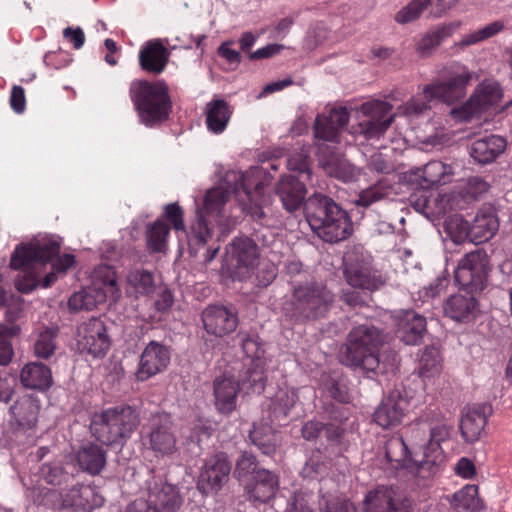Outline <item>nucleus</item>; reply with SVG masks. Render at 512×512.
Segmentation results:
<instances>
[{"label":"nucleus","mask_w":512,"mask_h":512,"mask_svg":"<svg viewBox=\"0 0 512 512\" xmlns=\"http://www.w3.org/2000/svg\"><path fill=\"white\" fill-rule=\"evenodd\" d=\"M19 331L20 327L17 325L0 324V365L6 366L11 362L14 351L9 338L16 336Z\"/></svg>","instance_id":"58"},{"label":"nucleus","mask_w":512,"mask_h":512,"mask_svg":"<svg viewBox=\"0 0 512 512\" xmlns=\"http://www.w3.org/2000/svg\"><path fill=\"white\" fill-rule=\"evenodd\" d=\"M169 231L170 228L165 222L155 221L146 232L148 248L153 252H164L167 247L166 238Z\"/></svg>","instance_id":"53"},{"label":"nucleus","mask_w":512,"mask_h":512,"mask_svg":"<svg viewBox=\"0 0 512 512\" xmlns=\"http://www.w3.org/2000/svg\"><path fill=\"white\" fill-rule=\"evenodd\" d=\"M471 79L472 72L466 66L453 63L442 70L441 80L426 85L423 93L428 100L451 105L465 97Z\"/></svg>","instance_id":"7"},{"label":"nucleus","mask_w":512,"mask_h":512,"mask_svg":"<svg viewBox=\"0 0 512 512\" xmlns=\"http://www.w3.org/2000/svg\"><path fill=\"white\" fill-rule=\"evenodd\" d=\"M143 430L145 439H148V448L155 454L170 456L177 451V434L170 414H151Z\"/></svg>","instance_id":"10"},{"label":"nucleus","mask_w":512,"mask_h":512,"mask_svg":"<svg viewBox=\"0 0 512 512\" xmlns=\"http://www.w3.org/2000/svg\"><path fill=\"white\" fill-rule=\"evenodd\" d=\"M93 495V488L80 485L73 486L62 500L63 508H71L74 512H87V501Z\"/></svg>","instance_id":"49"},{"label":"nucleus","mask_w":512,"mask_h":512,"mask_svg":"<svg viewBox=\"0 0 512 512\" xmlns=\"http://www.w3.org/2000/svg\"><path fill=\"white\" fill-rule=\"evenodd\" d=\"M212 434L210 426L197 424L191 428L189 435L186 438V448L192 457H199L203 451V442L208 440Z\"/></svg>","instance_id":"54"},{"label":"nucleus","mask_w":512,"mask_h":512,"mask_svg":"<svg viewBox=\"0 0 512 512\" xmlns=\"http://www.w3.org/2000/svg\"><path fill=\"white\" fill-rule=\"evenodd\" d=\"M448 432L444 425H436L429 428V440L414 452L411 459L418 466V475L422 478L434 476L439 466L444 461L443 451L440 442L443 441Z\"/></svg>","instance_id":"13"},{"label":"nucleus","mask_w":512,"mask_h":512,"mask_svg":"<svg viewBox=\"0 0 512 512\" xmlns=\"http://www.w3.org/2000/svg\"><path fill=\"white\" fill-rule=\"evenodd\" d=\"M396 333L406 345H418L427 333L426 318L413 310H407L399 318Z\"/></svg>","instance_id":"26"},{"label":"nucleus","mask_w":512,"mask_h":512,"mask_svg":"<svg viewBox=\"0 0 512 512\" xmlns=\"http://www.w3.org/2000/svg\"><path fill=\"white\" fill-rule=\"evenodd\" d=\"M304 215L311 230L327 243L346 240L353 232L347 211L322 193H314L306 199Z\"/></svg>","instance_id":"2"},{"label":"nucleus","mask_w":512,"mask_h":512,"mask_svg":"<svg viewBox=\"0 0 512 512\" xmlns=\"http://www.w3.org/2000/svg\"><path fill=\"white\" fill-rule=\"evenodd\" d=\"M20 381L25 388L47 391L53 384V377L47 365L41 362H30L22 368Z\"/></svg>","instance_id":"34"},{"label":"nucleus","mask_w":512,"mask_h":512,"mask_svg":"<svg viewBox=\"0 0 512 512\" xmlns=\"http://www.w3.org/2000/svg\"><path fill=\"white\" fill-rule=\"evenodd\" d=\"M503 96L502 89L497 82H481L459 108H453L452 114L461 121H469L475 115L487 111L496 106Z\"/></svg>","instance_id":"14"},{"label":"nucleus","mask_w":512,"mask_h":512,"mask_svg":"<svg viewBox=\"0 0 512 512\" xmlns=\"http://www.w3.org/2000/svg\"><path fill=\"white\" fill-rule=\"evenodd\" d=\"M384 344L381 329L371 322L354 326L341 345L339 357L342 364L360 370L369 378L386 372L381 364L379 351Z\"/></svg>","instance_id":"1"},{"label":"nucleus","mask_w":512,"mask_h":512,"mask_svg":"<svg viewBox=\"0 0 512 512\" xmlns=\"http://www.w3.org/2000/svg\"><path fill=\"white\" fill-rule=\"evenodd\" d=\"M226 181L228 183L234 182L232 191L243 205V210L246 211L254 220H262L265 213L261 207L263 183L260 181L254 182L250 177L238 172H228Z\"/></svg>","instance_id":"16"},{"label":"nucleus","mask_w":512,"mask_h":512,"mask_svg":"<svg viewBox=\"0 0 512 512\" xmlns=\"http://www.w3.org/2000/svg\"><path fill=\"white\" fill-rule=\"evenodd\" d=\"M271 423L267 419L263 418L259 422H255L252 425V429L249 431V439L252 444L255 445L262 454L266 456H273L277 449L281 446V436L277 430H275Z\"/></svg>","instance_id":"29"},{"label":"nucleus","mask_w":512,"mask_h":512,"mask_svg":"<svg viewBox=\"0 0 512 512\" xmlns=\"http://www.w3.org/2000/svg\"><path fill=\"white\" fill-rule=\"evenodd\" d=\"M460 27L459 21L439 25L428 31L416 43L415 50L421 58L430 57L443 40L452 36Z\"/></svg>","instance_id":"32"},{"label":"nucleus","mask_w":512,"mask_h":512,"mask_svg":"<svg viewBox=\"0 0 512 512\" xmlns=\"http://www.w3.org/2000/svg\"><path fill=\"white\" fill-rule=\"evenodd\" d=\"M205 331L216 337L234 332L239 324L238 312L232 306L209 305L201 314Z\"/></svg>","instance_id":"18"},{"label":"nucleus","mask_w":512,"mask_h":512,"mask_svg":"<svg viewBox=\"0 0 512 512\" xmlns=\"http://www.w3.org/2000/svg\"><path fill=\"white\" fill-rule=\"evenodd\" d=\"M343 274L348 285L362 291L374 292L387 282L384 276L369 267L363 255L354 250L344 255Z\"/></svg>","instance_id":"11"},{"label":"nucleus","mask_w":512,"mask_h":512,"mask_svg":"<svg viewBox=\"0 0 512 512\" xmlns=\"http://www.w3.org/2000/svg\"><path fill=\"white\" fill-rule=\"evenodd\" d=\"M328 467V458L320 450H315L302 468L301 475L303 478L315 479L327 474Z\"/></svg>","instance_id":"56"},{"label":"nucleus","mask_w":512,"mask_h":512,"mask_svg":"<svg viewBox=\"0 0 512 512\" xmlns=\"http://www.w3.org/2000/svg\"><path fill=\"white\" fill-rule=\"evenodd\" d=\"M319 167L330 176L342 182H352L357 179L358 172L356 167L350 163L343 155L327 151L319 157Z\"/></svg>","instance_id":"30"},{"label":"nucleus","mask_w":512,"mask_h":512,"mask_svg":"<svg viewBox=\"0 0 512 512\" xmlns=\"http://www.w3.org/2000/svg\"><path fill=\"white\" fill-rule=\"evenodd\" d=\"M58 329H46L39 334L37 341L34 344V352L40 358H48L54 354L56 349L55 337L57 336Z\"/></svg>","instance_id":"61"},{"label":"nucleus","mask_w":512,"mask_h":512,"mask_svg":"<svg viewBox=\"0 0 512 512\" xmlns=\"http://www.w3.org/2000/svg\"><path fill=\"white\" fill-rule=\"evenodd\" d=\"M288 169L290 174L296 175L304 181L311 179L312 171L310 167L309 152L305 148L292 153L287 160Z\"/></svg>","instance_id":"51"},{"label":"nucleus","mask_w":512,"mask_h":512,"mask_svg":"<svg viewBox=\"0 0 512 512\" xmlns=\"http://www.w3.org/2000/svg\"><path fill=\"white\" fill-rule=\"evenodd\" d=\"M409 407L406 392L400 388L393 389L375 410L374 421L384 429L399 425Z\"/></svg>","instance_id":"20"},{"label":"nucleus","mask_w":512,"mask_h":512,"mask_svg":"<svg viewBox=\"0 0 512 512\" xmlns=\"http://www.w3.org/2000/svg\"><path fill=\"white\" fill-rule=\"evenodd\" d=\"M240 387L232 377L220 376L213 382L214 405L222 415H230L237 407Z\"/></svg>","instance_id":"27"},{"label":"nucleus","mask_w":512,"mask_h":512,"mask_svg":"<svg viewBox=\"0 0 512 512\" xmlns=\"http://www.w3.org/2000/svg\"><path fill=\"white\" fill-rule=\"evenodd\" d=\"M170 348L158 341H150L143 350L136 377L145 381L166 369L170 362Z\"/></svg>","instance_id":"22"},{"label":"nucleus","mask_w":512,"mask_h":512,"mask_svg":"<svg viewBox=\"0 0 512 512\" xmlns=\"http://www.w3.org/2000/svg\"><path fill=\"white\" fill-rule=\"evenodd\" d=\"M261 469L263 468L260 467L259 461L252 452L242 451L235 462L233 475L244 487L258 475Z\"/></svg>","instance_id":"42"},{"label":"nucleus","mask_w":512,"mask_h":512,"mask_svg":"<svg viewBox=\"0 0 512 512\" xmlns=\"http://www.w3.org/2000/svg\"><path fill=\"white\" fill-rule=\"evenodd\" d=\"M394 486L380 485L368 492L364 499L365 512H389V504H393Z\"/></svg>","instance_id":"40"},{"label":"nucleus","mask_w":512,"mask_h":512,"mask_svg":"<svg viewBox=\"0 0 512 512\" xmlns=\"http://www.w3.org/2000/svg\"><path fill=\"white\" fill-rule=\"evenodd\" d=\"M391 110L392 105L381 100L363 103L359 110L363 118L354 128V133L366 140L380 138L393 121Z\"/></svg>","instance_id":"12"},{"label":"nucleus","mask_w":512,"mask_h":512,"mask_svg":"<svg viewBox=\"0 0 512 512\" xmlns=\"http://www.w3.org/2000/svg\"><path fill=\"white\" fill-rule=\"evenodd\" d=\"M506 147L507 141L504 137L492 134L473 141L469 154L478 164L486 165L496 161Z\"/></svg>","instance_id":"28"},{"label":"nucleus","mask_w":512,"mask_h":512,"mask_svg":"<svg viewBox=\"0 0 512 512\" xmlns=\"http://www.w3.org/2000/svg\"><path fill=\"white\" fill-rule=\"evenodd\" d=\"M244 489L250 500L267 503L275 497L279 489V478L275 473L264 468L244 486Z\"/></svg>","instance_id":"25"},{"label":"nucleus","mask_w":512,"mask_h":512,"mask_svg":"<svg viewBox=\"0 0 512 512\" xmlns=\"http://www.w3.org/2000/svg\"><path fill=\"white\" fill-rule=\"evenodd\" d=\"M431 0H412L407 6L399 10L395 15V21L406 24L416 20Z\"/></svg>","instance_id":"62"},{"label":"nucleus","mask_w":512,"mask_h":512,"mask_svg":"<svg viewBox=\"0 0 512 512\" xmlns=\"http://www.w3.org/2000/svg\"><path fill=\"white\" fill-rule=\"evenodd\" d=\"M41 475L48 484H68L74 478L72 472L60 464H44L41 468Z\"/></svg>","instance_id":"59"},{"label":"nucleus","mask_w":512,"mask_h":512,"mask_svg":"<svg viewBox=\"0 0 512 512\" xmlns=\"http://www.w3.org/2000/svg\"><path fill=\"white\" fill-rule=\"evenodd\" d=\"M504 29V24L501 21H494L485 27L465 35L459 42L454 44L455 47L463 49L465 47L477 44L481 41L487 40Z\"/></svg>","instance_id":"52"},{"label":"nucleus","mask_w":512,"mask_h":512,"mask_svg":"<svg viewBox=\"0 0 512 512\" xmlns=\"http://www.w3.org/2000/svg\"><path fill=\"white\" fill-rule=\"evenodd\" d=\"M40 406L38 402L30 396L18 398L10 407V413L18 427L22 429H32L35 427Z\"/></svg>","instance_id":"36"},{"label":"nucleus","mask_w":512,"mask_h":512,"mask_svg":"<svg viewBox=\"0 0 512 512\" xmlns=\"http://www.w3.org/2000/svg\"><path fill=\"white\" fill-rule=\"evenodd\" d=\"M231 111L225 100H213L207 105L206 124L210 131L221 133L227 126Z\"/></svg>","instance_id":"41"},{"label":"nucleus","mask_w":512,"mask_h":512,"mask_svg":"<svg viewBox=\"0 0 512 512\" xmlns=\"http://www.w3.org/2000/svg\"><path fill=\"white\" fill-rule=\"evenodd\" d=\"M77 462L83 471L98 475L106 465V450L93 443L84 444L78 450Z\"/></svg>","instance_id":"37"},{"label":"nucleus","mask_w":512,"mask_h":512,"mask_svg":"<svg viewBox=\"0 0 512 512\" xmlns=\"http://www.w3.org/2000/svg\"><path fill=\"white\" fill-rule=\"evenodd\" d=\"M260 247L246 235L237 236L225 248V261L233 280L245 281L259 264Z\"/></svg>","instance_id":"8"},{"label":"nucleus","mask_w":512,"mask_h":512,"mask_svg":"<svg viewBox=\"0 0 512 512\" xmlns=\"http://www.w3.org/2000/svg\"><path fill=\"white\" fill-rule=\"evenodd\" d=\"M192 230L193 234L189 238V251L191 255L197 257L208 245L212 236L202 215L199 217L197 227L192 226Z\"/></svg>","instance_id":"55"},{"label":"nucleus","mask_w":512,"mask_h":512,"mask_svg":"<svg viewBox=\"0 0 512 512\" xmlns=\"http://www.w3.org/2000/svg\"><path fill=\"white\" fill-rule=\"evenodd\" d=\"M236 382L239 383V387L241 386L246 389L247 392L254 394L263 393L267 383V376L262 364L259 361L251 360Z\"/></svg>","instance_id":"39"},{"label":"nucleus","mask_w":512,"mask_h":512,"mask_svg":"<svg viewBox=\"0 0 512 512\" xmlns=\"http://www.w3.org/2000/svg\"><path fill=\"white\" fill-rule=\"evenodd\" d=\"M319 493L318 509L320 512H356L354 504L348 498L331 492H323L322 488Z\"/></svg>","instance_id":"48"},{"label":"nucleus","mask_w":512,"mask_h":512,"mask_svg":"<svg viewBox=\"0 0 512 512\" xmlns=\"http://www.w3.org/2000/svg\"><path fill=\"white\" fill-rule=\"evenodd\" d=\"M60 244L55 240H36L16 247L10 259V267L22 272L15 279V287L21 293H30L40 284L39 276L32 268L46 264L58 257Z\"/></svg>","instance_id":"4"},{"label":"nucleus","mask_w":512,"mask_h":512,"mask_svg":"<svg viewBox=\"0 0 512 512\" xmlns=\"http://www.w3.org/2000/svg\"><path fill=\"white\" fill-rule=\"evenodd\" d=\"M298 401V394L295 389L280 390L274 398L270 400L267 407L268 421L285 425L288 422L291 409Z\"/></svg>","instance_id":"35"},{"label":"nucleus","mask_w":512,"mask_h":512,"mask_svg":"<svg viewBox=\"0 0 512 512\" xmlns=\"http://www.w3.org/2000/svg\"><path fill=\"white\" fill-rule=\"evenodd\" d=\"M227 177V174L225 175ZM224 183L227 185L226 188L219 186L213 189H210L206 192L204 198V211L208 215L216 214L218 215L221 209L229 200L230 194L234 193L232 191V187L234 186V182L228 183L226 178H224Z\"/></svg>","instance_id":"46"},{"label":"nucleus","mask_w":512,"mask_h":512,"mask_svg":"<svg viewBox=\"0 0 512 512\" xmlns=\"http://www.w3.org/2000/svg\"><path fill=\"white\" fill-rule=\"evenodd\" d=\"M326 390L331 398L339 403H349L350 394L342 379L329 378L325 382Z\"/></svg>","instance_id":"64"},{"label":"nucleus","mask_w":512,"mask_h":512,"mask_svg":"<svg viewBox=\"0 0 512 512\" xmlns=\"http://www.w3.org/2000/svg\"><path fill=\"white\" fill-rule=\"evenodd\" d=\"M106 294L101 289L88 288L75 292L68 300L70 310L90 311L97 307L98 304L105 301Z\"/></svg>","instance_id":"43"},{"label":"nucleus","mask_w":512,"mask_h":512,"mask_svg":"<svg viewBox=\"0 0 512 512\" xmlns=\"http://www.w3.org/2000/svg\"><path fill=\"white\" fill-rule=\"evenodd\" d=\"M451 506L457 511H476L482 507L481 499L478 497L476 485H466L453 494Z\"/></svg>","instance_id":"47"},{"label":"nucleus","mask_w":512,"mask_h":512,"mask_svg":"<svg viewBox=\"0 0 512 512\" xmlns=\"http://www.w3.org/2000/svg\"><path fill=\"white\" fill-rule=\"evenodd\" d=\"M490 270V259L486 251L479 248L463 256L454 272V278L462 290L474 294L484 290Z\"/></svg>","instance_id":"9"},{"label":"nucleus","mask_w":512,"mask_h":512,"mask_svg":"<svg viewBox=\"0 0 512 512\" xmlns=\"http://www.w3.org/2000/svg\"><path fill=\"white\" fill-rule=\"evenodd\" d=\"M444 228L455 244H462L467 240L470 242V222L465 220L462 215L455 214L448 217Z\"/></svg>","instance_id":"50"},{"label":"nucleus","mask_w":512,"mask_h":512,"mask_svg":"<svg viewBox=\"0 0 512 512\" xmlns=\"http://www.w3.org/2000/svg\"><path fill=\"white\" fill-rule=\"evenodd\" d=\"M334 294L317 281L293 285L291 295L283 306L284 316L293 324L303 325L327 317L334 305Z\"/></svg>","instance_id":"3"},{"label":"nucleus","mask_w":512,"mask_h":512,"mask_svg":"<svg viewBox=\"0 0 512 512\" xmlns=\"http://www.w3.org/2000/svg\"><path fill=\"white\" fill-rule=\"evenodd\" d=\"M129 93L142 124L152 127L168 119L172 102L163 81L135 80Z\"/></svg>","instance_id":"5"},{"label":"nucleus","mask_w":512,"mask_h":512,"mask_svg":"<svg viewBox=\"0 0 512 512\" xmlns=\"http://www.w3.org/2000/svg\"><path fill=\"white\" fill-rule=\"evenodd\" d=\"M492 413V406L488 403L472 404L463 408L459 428L466 443H474L485 434V427Z\"/></svg>","instance_id":"19"},{"label":"nucleus","mask_w":512,"mask_h":512,"mask_svg":"<svg viewBox=\"0 0 512 512\" xmlns=\"http://www.w3.org/2000/svg\"><path fill=\"white\" fill-rule=\"evenodd\" d=\"M393 195V188L385 181H378L377 183L363 189L355 200V204L360 207L368 208L371 205L389 200Z\"/></svg>","instance_id":"45"},{"label":"nucleus","mask_w":512,"mask_h":512,"mask_svg":"<svg viewBox=\"0 0 512 512\" xmlns=\"http://www.w3.org/2000/svg\"><path fill=\"white\" fill-rule=\"evenodd\" d=\"M110 345L107 327L101 319L92 317L78 328L77 347L82 354L102 358Z\"/></svg>","instance_id":"17"},{"label":"nucleus","mask_w":512,"mask_h":512,"mask_svg":"<svg viewBox=\"0 0 512 512\" xmlns=\"http://www.w3.org/2000/svg\"><path fill=\"white\" fill-rule=\"evenodd\" d=\"M314 136L318 139L337 142L339 130L327 117L317 116L313 125Z\"/></svg>","instance_id":"63"},{"label":"nucleus","mask_w":512,"mask_h":512,"mask_svg":"<svg viewBox=\"0 0 512 512\" xmlns=\"http://www.w3.org/2000/svg\"><path fill=\"white\" fill-rule=\"evenodd\" d=\"M170 52L159 39L145 43L139 53L140 67L147 72L160 74L164 71Z\"/></svg>","instance_id":"31"},{"label":"nucleus","mask_w":512,"mask_h":512,"mask_svg":"<svg viewBox=\"0 0 512 512\" xmlns=\"http://www.w3.org/2000/svg\"><path fill=\"white\" fill-rule=\"evenodd\" d=\"M440 352L434 346H427L419 360V375L423 378L432 377L440 372Z\"/></svg>","instance_id":"57"},{"label":"nucleus","mask_w":512,"mask_h":512,"mask_svg":"<svg viewBox=\"0 0 512 512\" xmlns=\"http://www.w3.org/2000/svg\"><path fill=\"white\" fill-rule=\"evenodd\" d=\"M444 313L457 322L470 321L477 313V300L472 294L451 295L444 304Z\"/></svg>","instance_id":"33"},{"label":"nucleus","mask_w":512,"mask_h":512,"mask_svg":"<svg viewBox=\"0 0 512 512\" xmlns=\"http://www.w3.org/2000/svg\"><path fill=\"white\" fill-rule=\"evenodd\" d=\"M140 424V415L130 405H118L95 414L90 424L92 436L104 445L119 444L130 438Z\"/></svg>","instance_id":"6"},{"label":"nucleus","mask_w":512,"mask_h":512,"mask_svg":"<svg viewBox=\"0 0 512 512\" xmlns=\"http://www.w3.org/2000/svg\"><path fill=\"white\" fill-rule=\"evenodd\" d=\"M275 193L288 213L304 210L307 188L303 179L294 174L282 175L275 186Z\"/></svg>","instance_id":"21"},{"label":"nucleus","mask_w":512,"mask_h":512,"mask_svg":"<svg viewBox=\"0 0 512 512\" xmlns=\"http://www.w3.org/2000/svg\"><path fill=\"white\" fill-rule=\"evenodd\" d=\"M232 463L225 452H217L208 458L200 471L197 489L203 495L215 494L230 479Z\"/></svg>","instance_id":"15"},{"label":"nucleus","mask_w":512,"mask_h":512,"mask_svg":"<svg viewBox=\"0 0 512 512\" xmlns=\"http://www.w3.org/2000/svg\"><path fill=\"white\" fill-rule=\"evenodd\" d=\"M128 281L141 294H150L154 292L155 282L153 274L144 269H135L128 275Z\"/></svg>","instance_id":"60"},{"label":"nucleus","mask_w":512,"mask_h":512,"mask_svg":"<svg viewBox=\"0 0 512 512\" xmlns=\"http://www.w3.org/2000/svg\"><path fill=\"white\" fill-rule=\"evenodd\" d=\"M156 508V512H178L183 503L179 489L168 483H157L148 488V498L145 499Z\"/></svg>","instance_id":"24"},{"label":"nucleus","mask_w":512,"mask_h":512,"mask_svg":"<svg viewBox=\"0 0 512 512\" xmlns=\"http://www.w3.org/2000/svg\"><path fill=\"white\" fill-rule=\"evenodd\" d=\"M470 242L476 245L490 240L499 229L496 210L491 205L482 206L470 223Z\"/></svg>","instance_id":"23"},{"label":"nucleus","mask_w":512,"mask_h":512,"mask_svg":"<svg viewBox=\"0 0 512 512\" xmlns=\"http://www.w3.org/2000/svg\"><path fill=\"white\" fill-rule=\"evenodd\" d=\"M452 174V168L441 161L433 160L422 168L423 188H432L440 184H446Z\"/></svg>","instance_id":"44"},{"label":"nucleus","mask_w":512,"mask_h":512,"mask_svg":"<svg viewBox=\"0 0 512 512\" xmlns=\"http://www.w3.org/2000/svg\"><path fill=\"white\" fill-rule=\"evenodd\" d=\"M385 458L390 463H396L395 467H411V464L418 470V466L411 459L414 452L419 450H409L407 444L401 436L389 438L383 447Z\"/></svg>","instance_id":"38"}]
</instances>
